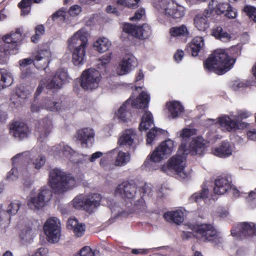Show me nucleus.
I'll return each mask as SVG.
<instances>
[{"mask_svg": "<svg viewBox=\"0 0 256 256\" xmlns=\"http://www.w3.org/2000/svg\"><path fill=\"white\" fill-rule=\"evenodd\" d=\"M244 10L250 18L254 22H256V8L250 6H246L244 7Z\"/></svg>", "mask_w": 256, "mask_h": 256, "instance_id": "nucleus-52", "label": "nucleus"}, {"mask_svg": "<svg viewBox=\"0 0 256 256\" xmlns=\"http://www.w3.org/2000/svg\"><path fill=\"white\" fill-rule=\"evenodd\" d=\"M150 96L147 92L142 91L137 97L134 94L126 100L115 112L116 117L122 122H128L130 118V108H145L148 107Z\"/></svg>", "mask_w": 256, "mask_h": 256, "instance_id": "nucleus-7", "label": "nucleus"}, {"mask_svg": "<svg viewBox=\"0 0 256 256\" xmlns=\"http://www.w3.org/2000/svg\"><path fill=\"white\" fill-rule=\"evenodd\" d=\"M42 109H44V100H42L41 102H34L32 104L31 111L32 112H38Z\"/></svg>", "mask_w": 256, "mask_h": 256, "instance_id": "nucleus-58", "label": "nucleus"}, {"mask_svg": "<svg viewBox=\"0 0 256 256\" xmlns=\"http://www.w3.org/2000/svg\"><path fill=\"white\" fill-rule=\"evenodd\" d=\"M246 86L244 81L238 80L232 82V87L234 90H238L240 88H244Z\"/></svg>", "mask_w": 256, "mask_h": 256, "instance_id": "nucleus-62", "label": "nucleus"}, {"mask_svg": "<svg viewBox=\"0 0 256 256\" xmlns=\"http://www.w3.org/2000/svg\"><path fill=\"white\" fill-rule=\"evenodd\" d=\"M212 35L223 42H228L232 38L231 34L224 31L220 26H216L213 29Z\"/></svg>", "mask_w": 256, "mask_h": 256, "instance_id": "nucleus-44", "label": "nucleus"}, {"mask_svg": "<svg viewBox=\"0 0 256 256\" xmlns=\"http://www.w3.org/2000/svg\"><path fill=\"white\" fill-rule=\"evenodd\" d=\"M108 156L116 155L114 164L116 166H123L128 163L131 159L130 154L128 152H124L118 148H114L107 152Z\"/></svg>", "mask_w": 256, "mask_h": 256, "instance_id": "nucleus-26", "label": "nucleus"}, {"mask_svg": "<svg viewBox=\"0 0 256 256\" xmlns=\"http://www.w3.org/2000/svg\"><path fill=\"white\" fill-rule=\"evenodd\" d=\"M209 8L211 10H215L216 14H224L229 18H234L237 16L236 10L232 8L228 2H218L216 0H211L209 2Z\"/></svg>", "mask_w": 256, "mask_h": 256, "instance_id": "nucleus-19", "label": "nucleus"}, {"mask_svg": "<svg viewBox=\"0 0 256 256\" xmlns=\"http://www.w3.org/2000/svg\"><path fill=\"white\" fill-rule=\"evenodd\" d=\"M67 228L72 230L76 237H81L84 234L86 226L84 224L80 222L77 219L70 218L67 222Z\"/></svg>", "mask_w": 256, "mask_h": 256, "instance_id": "nucleus-32", "label": "nucleus"}, {"mask_svg": "<svg viewBox=\"0 0 256 256\" xmlns=\"http://www.w3.org/2000/svg\"><path fill=\"white\" fill-rule=\"evenodd\" d=\"M10 132L14 138L21 140L28 136L30 130L24 123L15 122L10 126Z\"/></svg>", "mask_w": 256, "mask_h": 256, "instance_id": "nucleus-25", "label": "nucleus"}, {"mask_svg": "<svg viewBox=\"0 0 256 256\" xmlns=\"http://www.w3.org/2000/svg\"><path fill=\"white\" fill-rule=\"evenodd\" d=\"M53 128L52 116H47L40 120L36 125V132L38 140L42 142L52 132Z\"/></svg>", "mask_w": 256, "mask_h": 256, "instance_id": "nucleus-21", "label": "nucleus"}, {"mask_svg": "<svg viewBox=\"0 0 256 256\" xmlns=\"http://www.w3.org/2000/svg\"><path fill=\"white\" fill-rule=\"evenodd\" d=\"M44 230L48 240L52 243L59 241L61 235V227L60 220L56 217H52L46 220Z\"/></svg>", "mask_w": 256, "mask_h": 256, "instance_id": "nucleus-11", "label": "nucleus"}, {"mask_svg": "<svg viewBox=\"0 0 256 256\" xmlns=\"http://www.w3.org/2000/svg\"><path fill=\"white\" fill-rule=\"evenodd\" d=\"M88 33L85 28L79 30L68 40V48L71 50L74 47L86 46Z\"/></svg>", "mask_w": 256, "mask_h": 256, "instance_id": "nucleus-22", "label": "nucleus"}, {"mask_svg": "<svg viewBox=\"0 0 256 256\" xmlns=\"http://www.w3.org/2000/svg\"><path fill=\"white\" fill-rule=\"evenodd\" d=\"M48 253V250L45 248H40L37 249L32 256H44Z\"/></svg>", "mask_w": 256, "mask_h": 256, "instance_id": "nucleus-64", "label": "nucleus"}, {"mask_svg": "<svg viewBox=\"0 0 256 256\" xmlns=\"http://www.w3.org/2000/svg\"><path fill=\"white\" fill-rule=\"evenodd\" d=\"M124 32L140 39H146L150 36L152 33L150 26L146 24L142 26H136L130 24H125L123 26Z\"/></svg>", "mask_w": 256, "mask_h": 256, "instance_id": "nucleus-20", "label": "nucleus"}, {"mask_svg": "<svg viewBox=\"0 0 256 256\" xmlns=\"http://www.w3.org/2000/svg\"><path fill=\"white\" fill-rule=\"evenodd\" d=\"M216 236L213 239L210 241H208V242H211L212 244L218 248H222V243L224 242V240L222 236H220L216 232Z\"/></svg>", "mask_w": 256, "mask_h": 256, "instance_id": "nucleus-56", "label": "nucleus"}, {"mask_svg": "<svg viewBox=\"0 0 256 256\" xmlns=\"http://www.w3.org/2000/svg\"><path fill=\"white\" fill-rule=\"evenodd\" d=\"M170 35L174 37L185 36L188 34V28L184 25L172 27L170 28Z\"/></svg>", "mask_w": 256, "mask_h": 256, "instance_id": "nucleus-47", "label": "nucleus"}, {"mask_svg": "<svg viewBox=\"0 0 256 256\" xmlns=\"http://www.w3.org/2000/svg\"><path fill=\"white\" fill-rule=\"evenodd\" d=\"M130 0H117L116 4L118 6L128 7L131 8H135L138 7L136 4L130 2Z\"/></svg>", "mask_w": 256, "mask_h": 256, "instance_id": "nucleus-55", "label": "nucleus"}, {"mask_svg": "<svg viewBox=\"0 0 256 256\" xmlns=\"http://www.w3.org/2000/svg\"><path fill=\"white\" fill-rule=\"evenodd\" d=\"M94 132L93 129L86 128L78 130V138L83 146L92 145L94 141Z\"/></svg>", "mask_w": 256, "mask_h": 256, "instance_id": "nucleus-29", "label": "nucleus"}, {"mask_svg": "<svg viewBox=\"0 0 256 256\" xmlns=\"http://www.w3.org/2000/svg\"><path fill=\"white\" fill-rule=\"evenodd\" d=\"M231 234L236 238H249L253 236H256V224L243 222L238 224L231 230Z\"/></svg>", "mask_w": 256, "mask_h": 256, "instance_id": "nucleus-15", "label": "nucleus"}, {"mask_svg": "<svg viewBox=\"0 0 256 256\" xmlns=\"http://www.w3.org/2000/svg\"><path fill=\"white\" fill-rule=\"evenodd\" d=\"M176 147L174 142L170 139L162 142L148 156L142 168L148 172L156 170L158 166L155 163L160 162L165 157L170 154Z\"/></svg>", "mask_w": 256, "mask_h": 256, "instance_id": "nucleus-8", "label": "nucleus"}, {"mask_svg": "<svg viewBox=\"0 0 256 256\" xmlns=\"http://www.w3.org/2000/svg\"><path fill=\"white\" fill-rule=\"evenodd\" d=\"M13 82V76L10 70L0 69V90L10 86Z\"/></svg>", "mask_w": 256, "mask_h": 256, "instance_id": "nucleus-37", "label": "nucleus"}, {"mask_svg": "<svg viewBox=\"0 0 256 256\" xmlns=\"http://www.w3.org/2000/svg\"><path fill=\"white\" fill-rule=\"evenodd\" d=\"M112 54H106L100 58L97 64L98 68L100 70L90 68L84 70L80 77L81 87L85 90H92L98 88L101 80V74L109 72V63L112 59Z\"/></svg>", "mask_w": 256, "mask_h": 256, "instance_id": "nucleus-4", "label": "nucleus"}, {"mask_svg": "<svg viewBox=\"0 0 256 256\" xmlns=\"http://www.w3.org/2000/svg\"><path fill=\"white\" fill-rule=\"evenodd\" d=\"M21 162H19L16 164H13L14 167L12 168V170L8 172L6 176V178L9 181H13L16 180L18 178V174L17 168H16L15 166L18 165Z\"/></svg>", "mask_w": 256, "mask_h": 256, "instance_id": "nucleus-51", "label": "nucleus"}, {"mask_svg": "<svg viewBox=\"0 0 256 256\" xmlns=\"http://www.w3.org/2000/svg\"><path fill=\"white\" fill-rule=\"evenodd\" d=\"M137 64L136 58L132 54H128L118 62L116 68V72L118 76L128 74Z\"/></svg>", "mask_w": 256, "mask_h": 256, "instance_id": "nucleus-18", "label": "nucleus"}, {"mask_svg": "<svg viewBox=\"0 0 256 256\" xmlns=\"http://www.w3.org/2000/svg\"><path fill=\"white\" fill-rule=\"evenodd\" d=\"M196 134V129L186 128L182 129V130L176 133V136L181 138L182 143L180 144L184 143L185 144L187 145V148H188L191 142L188 144L187 141L191 136ZM190 142H192V141Z\"/></svg>", "mask_w": 256, "mask_h": 256, "instance_id": "nucleus-39", "label": "nucleus"}, {"mask_svg": "<svg viewBox=\"0 0 256 256\" xmlns=\"http://www.w3.org/2000/svg\"><path fill=\"white\" fill-rule=\"evenodd\" d=\"M214 192L216 194H224L232 186V178L228 174H223L215 180Z\"/></svg>", "mask_w": 256, "mask_h": 256, "instance_id": "nucleus-23", "label": "nucleus"}, {"mask_svg": "<svg viewBox=\"0 0 256 256\" xmlns=\"http://www.w3.org/2000/svg\"><path fill=\"white\" fill-rule=\"evenodd\" d=\"M22 206L18 200H12L8 206L6 210H2L0 206V224L4 220H10V216L15 215Z\"/></svg>", "mask_w": 256, "mask_h": 256, "instance_id": "nucleus-24", "label": "nucleus"}, {"mask_svg": "<svg viewBox=\"0 0 256 256\" xmlns=\"http://www.w3.org/2000/svg\"><path fill=\"white\" fill-rule=\"evenodd\" d=\"M101 196L96 193L86 195V205L84 210L89 213L94 212L100 205Z\"/></svg>", "mask_w": 256, "mask_h": 256, "instance_id": "nucleus-31", "label": "nucleus"}, {"mask_svg": "<svg viewBox=\"0 0 256 256\" xmlns=\"http://www.w3.org/2000/svg\"><path fill=\"white\" fill-rule=\"evenodd\" d=\"M52 196L51 190L46 187H42L36 195L32 196L28 200V206L30 209L38 210L48 202Z\"/></svg>", "mask_w": 256, "mask_h": 256, "instance_id": "nucleus-12", "label": "nucleus"}, {"mask_svg": "<svg viewBox=\"0 0 256 256\" xmlns=\"http://www.w3.org/2000/svg\"><path fill=\"white\" fill-rule=\"evenodd\" d=\"M34 66L37 69L44 70L48 65L52 57L50 47L47 45L38 47L33 53Z\"/></svg>", "mask_w": 256, "mask_h": 256, "instance_id": "nucleus-14", "label": "nucleus"}, {"mask_svg": "<svg viewBox=\"0 0 256 256\" xmlns=\"http://www.w3.org/2000/svg\"><path fill=\"white\" fill-rule=\"evenodd\" d=\"M136 136V131L134 129H128L124 131L120 136L118 144L120 146H126L128 148H135L134 145V140Z\"/></svg>", "mask_w": 256, "mask_h": 256, "instance_id": "nucleus-28", "label": "nucleus"}, {"mask_svg": "<svg viewBox=\"0 0 256 256\" xmlns=\"http://www.w3.org/2000/svg\"><path fill=\"white\" fill-rule=\"evenodd\" d=\"M162 130L157 128H152L146 134V144L152 146L158 136L162 134Z\"/></svg>", "mask_w": 256, "mask_h": 256, "instance_id": "nucleus-46", "label": "nucleus"}, {"mask_svg": "<svg viewBox=\"0 0 256 256\" xmlns=\"http://www.w3.org/2000/svg\"><path fill=\"white\" fill-rule=\"evenodd\" d=\"M48 184L54 192L60 194L76 187L78 182L72 174L55 168L49 172Z\"/></svg>", "mask_w": 256, "mask_h": 256, "instance_id": "nucleus-6", "label": "nucleus"}, {"mask_svg": "<svg viewBox=\"0 0 256 256\" xmlns=\"http://www.w3.org/2000/svg\"><path fill=\"white\" fill-rule=\"evenodd\" d=\"M206 141L201 136L194 138L188 148L182 143L180 145L177 154L170 158L168 162L161 168V170L168 175H176L178 178L184 180L190 177V172L185 170L186 156L201 154L206 147Z\"/></svg>", "mask_w": 256, "mask_h": 256, "instance_id": "nucleus-1", "label": "nucleus"}, {"mask_svg": "<svg viewBox=\"0 0 256 256\" xmlns=\"http://www.w3.org/2000/svg\"><path fill=\"white\" fill-rule=\"evenodd\" d=\"M209 197V190L206 188H203L199 192H196L189 198L190 202H200L202 201L206 202Z\"/></svg>", "mask_w": 256, "mask_h": 256, "instance_id": "nucleus-42", "label": "nucleus"}, {"mask_svg": "<svg viewBox=\"0 0 256 256\" xmlns=\"http://www.w3.org/2000/svg\"><path fill=\"white\" fill-rule=\"evenodd\" d=\"M194 22L195 27L200 31L205 32L210 27L209 21L202 14L196 15Z\"/></svg>", "mask_w": 256, "mask_h": 256, "instance_id": "nucleus-43", "label": "nucleus"}, {"mask_svg": "<svg viewBox=\"0 0 256 256\" xmlns=\"http://www.w3.org/2000/svg\"><path fill=\"white\" fill-rule=\"evenodd\" d=\"M77 256H96L95 252L88 246L83 247Z\"/></svg>", "mask_w": 256, "mask_h": 256, "instance_id": "nucleus-54", "label": "nucleus"}, {"mask_svg": "<svg viewBox=\"0 0 256 256\" xmlns=\"http://www.w3.org/2000/svg\"><path fill=\"white\" fill-rule=\"evenodd\" d=\"M45 79L46 84V88L50 90H58L62 87L64 83L68 82L70 77L66 70L64 69H58L54 74L52 75L48 79Z\"/></svg>", "mask_w": 256, "mask_h": 256, "instance_id": "nucleus-16", "label": "nucleus"}, {"mask_svg": "<svg viewBox=\"0 0 256 256\" xmlns=\"http://www.w3.org/2000/svg\"><path fill=\"white\" fill-rule=\"evenodd\" d=\"M82 12V8L78 5L72 6L68 10L69 14L72 16H76L78 15Z\"/></svg>", "mask_w": 256, "mask_h": 256, "instance_id": "nucleus-59", "label": "nucleus"}, {"mask_svg": "<svg viewBox=\"0 0 256 256\" xmlns=\"http://www.w3.org/2000/svg\"><path fill=\"white\" fill-rule=\"evenodd\" d=\"M112 44L111 42L104 37H100L94 43V48L100 53L107 51Z\"/></svg>", "mask_w": 256, "mask_h": 256, "instance_id": "nucleus-40", "label": "nucleus"}, {"mask_svg": "<svg viewBox=\"0 0 256 256\" xmlns=\"http://www.w3.org/2000/svg\"><path fill=\"white\" fill-rule=\"evenodd\" d=\"M240 48L235 46L229 50L218 49L204 61V69L210 72L220 75L230 70L235 62L234 56L240 53Z\"/></svg>", "mask_w": 256, "mask_h": 256, "instance_id": "nucleus-3", "label": "nucleus"}, {"mask_svg": "<svg viewBox=\"0 0 256 256\" xmlns=\"http://www.w3.org/2000/svg\"><path fill=\"white\" fill-rule=\"evenodd\" d=\"M86 48V46H81L72 48L73 49L72 62L75 66L83 64L85 62Z\"/></svg>", "mask_w": 256, "mask_h": 256, "instance_id": "nucleus-35", "label": "nucleus"}, {"mask_svg": "<svg viewBox=\"0 0 256 256\" xmlns=\"http://www.w3.org/2000/svg\"><path fill=\"white\" fill-rule=\"evenodd\" d=\"M14 164L19 162L26 160L28 162V167L21 170L20 174L26 178L30 177L35 172V170H40L45 165L46 161V156L36 149H32L30 152L19 153L12 158Z\"/></svg>", "mask_w": 256, "mask_h": 256, "instance_id": "nucleus-5", "label": "nucleus"}, {"mask_svg": "<svg viewBox=\"0 0 256 256\" xmlns=\"http://www.w3.org/2000/svg\"><path fill=\"white\" fill-rule=\"evenodd\" d=\"M34 232L30 228L23 229L20 234V237L23 244L30 242L32 240Z\"/></svg>", "mask_w": 256, "mask_h": 256, "instance_id": "nucleus-48", "label": "nucleus"}, {"mask_svg": "<svg viewBox=\"0 0 256 256\" xmlns=\"http://www.w3.org/2000/svg\"><path fill=\"white\" fill-rule=\"evenodd\" d=\"M66 12L65 10L60 9L56 12H54L50 18L48 20V21H54L57 19H59L60 20L64 21L66 19Z\"/></svg>", "mask_w": 256, "mask_h": 256, "instance_id": "nucleus-50", "label": "nucleus"}, {"mask_svg": "<svg viewBox=\"0 0 256 256\" xmlns=\"http://www.w3.org/2000/svg\"><path fill=\"white\" fill-rule=\"evenodd\" d=\"M48 154L56 158H66L71 161H74L72 157L76 154V152L70 146L64 142L56 144L48 150Z\"/></svg>", "mask_w": 256, "mask_h": 256, "instance_id": "nucleus-17", "label": "nucleus"}, {"mask_svg": "<svg viewBox=\"0 0 256 256\" xmlns=\"http://www.w3.org/2000/svg\"><path fill=\"white\" fill-rule=\"evenodd\" d=\"M204 46L202 37L196 36L193 38L188 46V50L193 56H196Z\"/></svg>", "mask_w": 256, "mask_h": 256, "instance_id": "nucleus-36", "label": "nucleus"}, {"mask_svg": "<svg viewBox=\"0 0 256 256\" xmlns=\"http://www.w3.org/2000/svg\"><path fill=\"white\" fill-rule=\"evenodd\" d=\"M43 100L44 108L48 111L62 112L66 110V106L60 100L46 98Z\"/></svg>", "mask_w": 256, "mask_h": 256, "instance_id": "nucleus-27", "label": "nucleus"}, {"mask_svg": "<svg viewBox=\"0 0 256 256\" xmlns=\"http://www.w3.org/2000/svg\"><path fill=\"white\" fill-rule=\"evenodd\" d=\"M250 115V113L245 110H238L236 114L232 112L230 115L220 116L218 120H210L209 121L219 122L221 130L224 132H232L246 128L248 124L239 120L246 118Z\"/></svg>", "mask_w": 256, "mask_h": 256, "instance_id": "nucleus-9", "label": "nucleus"}, {"mask_svg": "<svg viewBox=\"0 0 256 256\" xmlns=\"http://www.w3.org/2000/svg\"><path fill=\"white\" fill-rule=\"evenodd\" d=\"M233 152V147L228 142H222L218 147L212 148V153L218 157L226 158L230 156Z\"/></svg>", "mask_w": 256, "mask_h": 256, "instance_id": "nucleus-30", "label": "nucleus"}, {"mask_svg": "<svg viewBox=\"0 0 256 256\" xmlns=\"http://www.w3.org/2000/svg\"><path fill=\"white\" fill-rule=\"evenodd\" d=\"M164 217L168 222L180 224L184 220V212L181 210L168 212L164 213Z\"/></svg>", "mask_w": 256, "mask_h": 256, "instance_id": "nucleus-34", "label": "nucleus"}, {"mask_svg": "<svg viewBox=\"0 0 256 256\" xmlns=\"http://www.w3.org/2000/svg\"><path fill=\"white\" fill-rule=\"evenodd\" d=\"M145 14V10L143 8H140L134 14V16L130 18L131 20H140L142 16Z\"/></svg>", "mask_w": 256, "mask_h": 256, "instance_id": "nucleus-60", "label": "nucleus"}, {"mask_svg": "<svg viewBox=\"0 0 256 256\" xmlns=\"http://www.w3.org/2000/svg\"><path fill=\"white\" fill-rule=\"evenodd\" d=\"M22 36L20 30H16L15 32L4 36L3 37V40L4 42L15 43L19 46V43L22 40Z\"/></svg>", "mask_w": 256, "mask_h": 256, "instance_id": "nucleus-45", "label": "nucleus"}, {"mask_svg": "<svg viewBox=\"0 0 256 256\" xmlns=\"http://www.w3.org/2000/svg\"><path fill=\"white\" fill-rule=\"evenodd\" d=\"M151 192L152 189L147 184L137 188L134 184L128 182L119 184L114 192L116 196H122L124 199L128 208L140 212L146 210L144 198L149 196Z\"/></svg>", "mask_w": 256, "mask_h": 256, "instance_id": "nucleus-2", "label": "nucleus"}, {"mask_svg": "<svg viewBox=\"0 0 256 256\" xmlns=\"http://www.w3.org/2000/svg\"><path fill=\"white\" fill-rule=\"evenodd\" d=\"M18 63L20 68L22 70L23 68H24L32 64H34V60L33 58H28L20 60H19Z\"/></svg>", "mask_w": 256, "mask_h": 256, "instance_id": "nucleus-57", "label": "nucleus"}, {"mask_svg": "<svg viewBox=\"0 0 256 256\" xmlns=\"http://www.w3.org/2000/svg\"><path fill=\"white\" fill-rule=\"evenodd\" d=\"M154 8L162 15L177 21L185 15L186 8L175 0H152Z\"/></svg>", "mask_w": 256, "mask_h": 256, "instance_id": "nucleus-10", "label": "nucleus"}, {"mask_svg": "<svg viewBox=\"0 0 256 256\" xmlns=\"http://www.w3.org/2000/svg\"><path fill=\"white\" fill-rule=\"evenodd\" d=\"M102 156L103 153L98 151L94 152L90 156L86 155L85 156L90 162H94L96 160L101 158Z\"/></svg>", "mask_w": 256, "mask_h": 256, "instance_id": "nucleus-61", "label": "nucleus"}, {"mask_svg": "<svg viewBox=\"0 0 256 256\" xmlns=\"http://www.w3.org/2000/svg\"><path fill=\"white\" fill-rule=\"evenodd\" d=\"M24 89V88H18L16 89V93L12 96L10 100L16 107L21 105L24 100L27 98L30 94L28 92L25 91Z\"/></svg>", "mask_w": 256, "mask_h": 256, "instance_id": "nucleus-38", "label": "nucleus"}, {"mask_svg": "<svg viewBox=\"0 0 256 256\" xmlns=\"http://www.w3.org/2000/svg\"><path fill=\"white\" fill-rule=\"evenodd\" d=\"M74 208L78 210H84L86 205V195L80 194L76 196L72 200Z\"/></svg>", "mask_w": 256, "mask_h": 256, "instance_id": "nucleus-49", "label": "nucleus"}, {"mask_svg": "<svg viewBox=\"0 0 256 256\" xmlns=\"http://www.w3.org/2000/svg\"><path fill=\"white\" fill-rule=\"evenodd\" d=\"M246 198L252 206H256V188L248 192Z\"/></svg>", "mask_w": 256, "mask_h": 256, "instance_id": "nucleus-53", "label": "nucleus"}, {"mask_svg": "<svg viewBox=\"0 0 256 256\" xmlns=\"http://www.w3.org/2000/svg\"><path fill=\"white\" fill-rule=\"evenodd\" d=\"M152 126H154L152 114L150 112L146 111L142 118L139 129L140 131L146 130Z\"/></svg>", "mask_w": 256, "mask_h": 256, "instance_id": "nucleus-41", "label": "nucleus"}, {"mask_svg": "<svg viewBox=\"0 0 256 256\" xmlns=\"http://www.w3.org/2000/svg\"><path fill=\"white\" fill-rule=\"evenodd\" d=\"M190 229L195 233V236L204 242L212 240L216 236V230L212 224H202L191 225Z\"/></svg>", "mask_w": 256, "mask_h": 256, "instance_id": "nucleus-13", "label": "nucleus"}, {"mask_svg": "<svg viewBox=\"0 0 256 256\" xmlns=\"http://www.w3.org/2000/svg\"><path fill=\"white\" fill-rule=\"evenodd\" d=\"M46 84L45 82V79L42 80L38 84V87L36 88V92L34 94V96L36 98L42 92L44 88L46 87Z\"/></svg>", "mask_w": 256, "mask_h": 256, "instance_id": "nucleus-63", "label": "nucleus"}, {"mask_svg": "<svg viewBox=\"0 0 256 256\" xmlns=\"http://www.w3.org/2000/svg\"><path fill=\"white\" fill-rule=\"evenodd\" d=\"M168 116L171 118H175L181 116L184 112V108L182 104L177 101L170 102L167 103Z\"/></svg>", "mask_w": 256, "mask_h": 256, "instance_id": "nucleus-33", "label": "nucleus"}]
</instances>
